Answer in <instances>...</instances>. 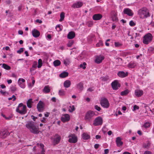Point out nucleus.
<instances>
[{"instance_id":"1","label":"nucleus","mask_w":154,"mask_h":154,"mask_svg":"<svg viewBox=\"0 0 154 154\" xmlns=\"http://www.w3.org/2000/svg\"><path fill=\"white\" fill-rule=\"evenodd\" d=\"M26 127L30 131L34 134H38L39 132L38 125L32 121H28L26 125Z\"/></svg>"},{"instance_id":"2","label":"nucleus","mask_w":154,"mask_h":154,"mask_svg":"<svg viewBox=\"0 0 154 154\" xmlns=\"http://www.w3.org/2000/svg\"><path fill=\"white\" fill-rule=\"evenodd\" d=\"M138 14L140 17L142 19L146 18L150 16L149 10L146 8H143L139 10Z\"/></svg>"},{"instance_id":"3","label":"nucleus","mask_w":154,"mask_h":154,"mask_svg":"<svg viewBox=\"0 0 154 154\" xmlns=\"http://www.w3.org/2000/svg\"><path fill=\"white\" fill-rule=\"evenodd\" d=\"M26 108L25 105H24L22 103H20L19 104L16 109V111L21 114H24L26 113Z\"/></svg>"},{"instance_id":"4","label":"nucleus","mask_w":154,"mask_h":154,"mask_svg":"<svg viewBox=\"0 0 154 154\" xmlns=\"http://www.w3.org/2000/svg\"><path fill=\"white\" fill-rule=\"evenodd\" d=\"M152 38V34L149 33L145 35L143 37V43L145 44H148L150 42Z\"/></svg>"},{"instance_id":"5","label":"nucleus","mask_w":154,"mask_h":154,"mask_svg":"<svg viewBox=\"0 0 154 154\" xmlns=\"http://www.w3.org/2000/svg\"><path fill=\"white\" fill-rule=\"evenodd\" d=\"M95 115V113L92 111H90L87 112L85 116V119L88 121L90 120Z\"/></svg>"},{"instance_id":"6","label":"nucleus","mask_w":154,"mask_h":154,"mask_svg":"<svg viewBox=\"0 0 154 154\" xmlns=\"http://www.w3.org/2000/svg\"><path fill=\"white\" fill-rule=\"evenodd\" d=\"M69 139L68 141L72 143H75L77 141V138L74 134H71L69 136Z\"/></svg>"},{"instance_id":"7","label":"nucleus","mask_w":154,"mask_h":154,"mask_svg":"<svg viewBox=\"0 0 154 154\" xmlns=\"http://www.w3.org/2000/svg\"><path fill=\"white\" fill-rule=\"evenodd\" d=\"M102 123V119L100 117L97 118L94 120L93 125L95 126H97L101 125Z\"/></svg>"},{"instance_id":"8","label":"nucleus","mask_w":154,"mask_h":154,"mask_svg":"<svg viewBox=\"0 0 154 154\" xmlns=\"http://www.w3.org/2000/svg\"><path fill=\"white\" fill-rule=\"evenodd\" d=\"M111 85L114 90H117L120 86V85L119 83L117 80H115L111 83Z\"/></svg>"},{"instance_id":"9","label":"nucleus","mask_w":154,"mask_h":154,"mask_svg":"<svg viewBox=\"0 0 154 154\" xmlns=\"http://www.w3.org/2000/svg\"><path fill=\"white\" fill-rule=\"evenodd\" d=\"M123 12L124 14H127L129 16H132L133 15L132 10L128 8L124 9Z\"/></svg>"},{"instance_id":"10","label":"nucleus","mask_w":154,"mask_h":154,"mask_svg":"<svg viewBox=\"0 0 154 154\" xmlns=\"http://www.w3.org/2000/svg\"><path fill=\"white\" fill-rule=\"evenodd\" d=\"M37 108L38 111L41 112L43 110L44 106L43 102L40 101L37 105Z\"/></svg>"},{"instance_id":"11","label":"nucleus","mask_w":154,"mask_h":154,"mask_svg":"<svg viewBox=\"0 0 154 154\" xmlns=\"http://www.w3.org/2000/svg\"><path fill=\"white\" fill-rule=\"evenodd\" d=\"M69 119L70 116L68 114L63 115L61 118V120L63 122L68 121Z\"/></svg>"},{"instance_id":"12","label":"nucleus","mask_w":154,"mask_h":154,"mask_svg":"<svg viewBox=\"0 0 154 154\" xmlns=\"http://www.w3.org/2000/svg\"><path fill=\"white\" fill-rule=\"evenodd\" d=\"M25 81L24 79H23L20 78L18 80V84L20 87L23 88H25V85L24 83Z\"/></svg>"},{"instance_id":"13","label":"nucleus","mask_w":154,"mask_h":154,"mask_svg":"<svg viewBox=\"0 0 154 154\" xmlns=\"http://www.w3.org/2000/svg\"><path fill=\"white\" fill-rule=\"evenodd\" d=\"M9 134L6 130L0 132V137L2 138H5Z\"/></svg>"},{"instance_id":"14","label":"nucleus","mask_w":154,"mask_h":154,"mask_svg":"<svg viewBox=\"0 0 154 154\" xmlns=\"http://www.w3.org/2000/svg\"><path fill=\"white\" fill-rule=\"evenodd\" d=\"M55 136L56 137V138L54 140L53 143V144L55 145L58 144L61 139L60 137L57 134H56Z\"/></svg>"},{"instance_id":"15","label":"nucleus","mask_w":154,"mask_h":154,"mask_svg":"<svg viewBox=\"0 0 154 154\" xmlns=\"http://www.w3.org/2000/svg\"><path fill=\"white\" fill-rule=\"evenodd\" d=\"M83 5L82 3L80 2H77L73 4L72 7L73 8H79L82 6Z\"/></svg>"},{"instance_id":"16","label":"nucleus","mask_w":154,"mask_h":154,"mask_svg":"<svg viewBox=\"0 0 154 154\" xmlns=\"http://www.w3.org/2000/svg\"><path fill=\"white\" fill-rule=\"evenodd\" d=\"M100 104L104 108L106 107V98L105 97H103L101 98Z\"/></svg>"},{"instance_id":"17","label":"nucleus","mask_w":154,"mask_h":154,"mask_svg":"<svg viewBox=\"0 0 154 154\" xmlns=\"http://www.w3.org/2000/svg\"><path fill=\"white\" fill-rule=\"evenodd\" d=\"M117 74L119 77L123 78L128 75V73L127 72L125 73L123 71H120L118 72Z\"/></svg>"},{"instance_id":"18","label":"nucleus","mask_w":154,"mask_h":154,"mask_svg":"<svg viewBox=\"0 0 154 154\" xmlns=\"http://www.w3.org/2000/svg\"><path fill=\"white\" fill-rule=\"evenodd\" d=\"M117 14L115 12H112L111 13V18L113 21L117 22L118 18L117 17Z\"/></svg>"},{"instance_id":"19","label":"nucleus","mask_w":154,"mask_h":154,"mask_svg":"<svg viewBox=\"0 0 154 154\" xmlns=\"http://www.w3.org/2000/svg\"><path fill=\"white\" fill-rule=\"evenodd\" d=\"M116 142L117 146L119 147L122 146L123 144V142L121 141V138L119 137L116 138Z\"/></svg>"},{"instance_id":"20","label":"nucleus","mask_w":154,"mask_h":154,"mask_svg":"<svg viewBox=\"0 0 154 154\" xmlns=\"http://www.w3.org/2000/svg\"><path fill=\"white\" fill-rule=\"evenodd\" d=\"M102 17L101 14H94L93 17V18L94 20H98L100 19Z\"/></svg>"},{"instance_id":"21","label":"nucleus","mask_w":154,"mask_h":154,"mask_svg":"<svg viewBox=\"0 0 154 154\" xmlns=\"http://www.w3.org/2000/svg\"><path fill=\"white\" fill-rule=\"evenodd\" d=\"M32 34L34 37L36 38L39 36L40 33L39 31L34 29L32 31Z\"/></svg>"},{"instance_id":"22","label":"nucleus","mask_w":154,"mask_h":154,"mask_svg":"<svg viewBox=\"0 0 154 154\" xmlns=\"http://www.w3.org/2000/svg\"><path fill=\"white\" fill-rule=\"evenodd\" d=\"M135 94L136 95L137 97H140L143 95V91L142 90H137L135 91Z\"/></svg>"},{"instance_id":"23","label":"nucleus","mask_w":154,"mask_h":154,"mask_svg":"<svg viewBox=\"0 0 154 154\" xmlns=\"http://www.w3.org/2000/svg\"><path fill=\"white\" fill-rule=\"evenodd\" d=\"M75 36V33L72 31H71L67 35V38L69 39H72Z\"/></svg>"},{"instance_id":"24","label":"nucleus","mask_w":154,"mask_h":154,"mask_svg":"<svg viewBox=\"0 0 154 154\" xmlns=\"http://www.w3.org/2000/svg\"><path fill=\"white\" fill-rule=\"evenodd\" d=\"M104 59V57L103 56H98L96 57L95 62L97 63H99Z\"/></svg>"},{"instance_id":"25","label":"nucleus","mask_w":154,"mask_h":154,"mask_svg":"<svg viewBox=\"0 0 154 154\" xmlns=\"http://www.w3.org/2000/svg\"><path fill=\"white\" fill-rule=\"evenodd\" d=\"M71 84V82L70 80H67L65 81L63 84V85L65 88L69 87Z\"/></svg>"},{"instance_id":"26","label":"nucleus","mask_w":154,"mask_h":154,"mask_svg":"<svg viewBox=\"0 0 154 154\" xmlns=\"http://www.w3.org/2000/svg\"><path fill=\"white\" fill-rule=\"evenodd\" d=\"M83 84L81 82L79 83L76 85L77 88L79 91H82L83 89Z\"/></svg>"},{"instance_id":"27","label":"nucleus","mask_w":154,"mask_h":154,"mask_svg":"<svg viewBox=\"0 0 154 154\" xmlns=\"http://www.w3.org/2000/svg\"><path fill=\"white\" fill-rule=\"evenodd\" d=\"M69 73L66 72H64L61 73L59 75L60 77L61 78H64L68 76Z\"/></svg>"},{"instance_id":"28","label":"nucleus","mask_w":154,"mask_h":154,"mask_svg":"<svg viewBox=\"0 0 154 154\" xmlns=\"http://www.w3.org/2000/svg\"><path fill=\"white\" fill-rule=\"evenodd\" d=\"M136 66V64L134 62H131L128 65V67L129 68H133Z\"/></svg>"},{"instance_id":"29","label":"nucleus","mask_w":154,"mask_h":154,"mask_svg":"<svg viewBox=\"0 0 154 154\" xmlns=\"http://www.w3.org/2000/svg\"><path fill=\"white\" fill-rule=\"evenodd\" d=\"M32 103L33 102L32 99H30L28 100L26 103L27 107L29 108L32 107Z\"/></svg>"},{"instance_id":"30","label":"nucleus","mask_w":154,"mask_h":154,"mask_svg":"<svg viewBox=\"0 0 154 154\" xmlns=\"http://www.w3.org/2000/svg\"><path fill=\"white\" fill-rule=\"evenodd\" d=\"M50 91L49 87L48 86H46L43 89V91L45 93H48Z\"/></svg>"},{"instance_id":"31","label":"nucleus","mask_w":154,"mask_h":154,"mask_svg":"<svg viewBox=\"0 0 154 154\" xmlns=\"http://www.w3.org/2000/svg\"><path fill=\"white\" fill-rule=\"evenodd\" d=\"M82 138L84 140H87L90 138V136L87 134L84 133L82 134Z\"/></svg>"},{"instance_id":"32","label":"nucleus","mask_w":154,"mask_h":154,"mask_svg":"<svg viewBox=\"0 0 154 154\" xmlns=\"http://www.w3.org/2000/svg\"><path fill=\"white\" fill-rule=\"evenodd\" d=\"M95 39V35H91L88 36V40L89 42H91Z\"/></svg>"},{"instance_id":"33","label":"nucleus","mask_w":154,"mask_h":154,"mask_svg":"<svg viewBox=\"0 0 154 154\" xmlns=\"http://www.w3.org/2000/svg\"><path fill=\"white\" fill-rule=\"evenodd\" d=\"M61 63L60 61L58 60H57L54 61V65L55 66H59Z\"/></svg>"},{"instance_id":"34","label":"nucleus","mask_w":154,"mask_h":154,"mask_svg":"<svg viewBox=\"0 0 154 154\" xmlns=\"http://www.w3.org/2000/svg\"><path fill=\"white\" fill-rule=\"evenodd\" d=\"M129 90L127 89L125 91H122L121 93V95L122 96L126 95L129 93Z\"/></svg>"},{"instance_id":"35","label":"nucleus","mask_w":154,"mask_h":154,"mask_svg":"<svg viewBox=\"0 0 154 154\" xmlns=\"http://www.w3.org/2000/svg\"><path fill=\"white\" fill-rule=\"evenodd\" d=\"M65 17V14L64 12H62L60 14V18L59 20V21L60 22L62 21L64 19Z\"/></svg>"},{"instance_id":"36","label":"nucleus","mask_w":154,"mask_h":154,"mask_svg":"<svg viewBox=\"0 0 154 154\" xmlns=\"http://www.w3.org/2000/svg\"><path fill=\"white\" fill-rule=\"evenodd\" d=\"M2 67L7 70H9L11 69V67L10 66L5 63L2 64Z\"/></svg>"},{"instance_id":"37","label":"nucleus","mask_w":154,"mask_h":154,"mask_svg":"<svg viewBox=\"0 0 154 154\" xmlns=\"http://www.w3.org/2000/svg\"><path fill=\"white\" fill-rule=\"evenodd\" d=\"M116 62L119 64H121L122 63V59L120 58H118L116 59Z\"/></svg>"},{"instance_id":"38","label":"nucleus","mask_w":154,"mask_h":154,"mask_svg":"<svg viewBox=\"0 0 154 154\" xmlns=\"http://www.w3.org/2000/svg\"><path fill=\"white\" fill-rule=\"evenodd\" d=\"M37 62H35L33 64L32 67L30 69V71H33L34 70V68H36L37 67Z\"/></svg>"},{"instance_id":"39","label":"nucleus","mask_w":154,"mask_h":154,"mask_svg":"<svg viewBox=\"0 0 154 154\" xmlns=\"http://www.w3.org/2000/svg\"><path fill=\"white\" fill-rule=\"evenodd\" d=\"M150 146V143L148 142L147 143H144L143 144V147L145 148H148Z\"/></svg>"},{"instance_id":"40","label":"nucleus","mask_w":154,"mask_h":154,"mask_svg":"<svg viewBox=\"0 0 154 154\" xmlns=\"http://www.w3.org/2000/svg\"><path fill=\"white\" fill-rule=\"evenodd\" d=\"M42 65V61L41 59H39L38 60V67L40 68Z\"/></svg>"},{"instance_id":"41","label":"nucleus","mask_w":154,"mask_h":154,"mask_svg":"<svg viewBox=\"0 0 154 154\" xmlns=\"http://www.w3.org/2000/svg\"><path fill=\"white\" fill-rule=\"evenodd\" d=\"M150 124L151 123H150L147 122L144 124L143 126L145 128H147L150 126Z\"/></svg>"},{"instance_id":"42","label":"nucleus","mask_w":154,"mask_h":154,"mask_svg":"<svg viewBox=\"0 0 154 154\" xmlns=\"http://www.w3.org/2000/svg\"><path fill=\"white\" fill-rule=\"evenodd\" d=\"M74 41L73 40H71L69 41L68 43L67 44V46L68 47H71L73 44Z\"/></svg>"},{"instance_id":"43","label":"nucleus","mask_w":154,"mask_h":154,"mask_svg":"<svg viewBox=\"0 0 154 154\" xmlns=\"http://www.w3.org/2000/svg\"><path fill=\"white\" fill-rule=\"evenodd\" d=\"M70 109H69V111L70 112H73L75 109V108L74 106H69Z\"/></svg>"},{"instance_id":"44","label":"nucleus","mask_w":154,"mask_h":154,"mask_svg":"<svg viewBox=\"0 0 154 154\" xmlns=\"http://www.w3.org/2000/svg\"><path fill=\"white\" fill-rule=\"evenodd\" d=\"M86 63L85 62H84L83 63V64H81L80 65V67L81 68H82L83 69H85L86 68L85 66L86 65Z\"/></svg>"},{"instance_id":"45","label":"nucleus","mask_w":154,"mask_h":154,"mask_svg":"<svg viewBox=\"0 0 154 154\" xmlns=\"http://www.w3.org/2000/svg\"><path fill=\"white\" fill-rule=\"evenodd\" d=\"M122 44L119 42H115V46L116 47H119L121 46Z\"/></svg>"},{"instance_id":"46","label":"nucleus","mask_w":154,"mask_h":154,"mask_svg":"<svg viewBox=\"0 0 154 154\" xmlns=\"http://www.w3.org/2000/svg\"><path fill=\"white\" fill-rule=\"evenodd\" d=\"M59 94L60 96H63L64 94V91L63 90H60L59 91Z\"/></svg>"},{"instance_id":"47","label":"nucleus","mask_w":154,"mask_h":154,"mask_svg":"<svg viewBox=\"0 0 154 154\" xmlns=\"http://www.w3.org/2000/svg\"><path fill=\"white\" fill-rule=\"evenodd\" d=\"M17 88L15 86H12L11 88V91H14L16 90Z\"/></svg>"},{"instance_id":"48","label":"nucleus","mask_w":154,"mask_h":154,"mask_svg":"<svg viewBox=\"0 0 154 154\" xmlns=\"http://www.w3.org/2000/svg\"><path fill=\"white\" fill-rule=\"evenodd\" d=\"M23 48H21L17 51V52L19 54H20L23 51Z\"/></svg>"},{"instance_id":"49","label":"nucleus","mask_w":154,"mask_h":154,"mask_svg":"<svg viewBox=\"0 0 154 154\" xmlns=\"http://www.w3.org/2000/svg\"><path fill=\"white\" fill-rule=\"evenodd\" d=\"M94 108L96 110L98 111H100L101 109L100 108L99 106H98L97 105H95Z\"/></svg>"},{"instance_id":"50","label":"nucleus","mask_w":154,"mask_h":154,"mask_svg":"<svg viewBox=\"0 0 154 154\" xmlns=\"http://www.w3.org/2000/svg\"><path fill=\"white\" fill-rule=\"evenodd\" d=\"M103 43L102 41H100L99 42L96 44V46L97 47L102 45Z\"/></svg>"},{"instance_id":"51","label":"nucleus","mask_w":154,"mask_h":154,"mask_svg":"<svg viewBox=\"0 0 154 154\" xmlns=\"http://www.w3.org/2000/svg\"><path fill=\"white\" fill-rule=\"evenodd\" d=\"M69 62V61L67 59H66V60H64L63 61L64 63L66 65H67L68 64Z\"/></svg>"},{"instance_id":"52","label":"nucleus","mask_w":154,"mask_h":154,"mask_svg":"<svg viewBox=\"0 0 154 154\" xmlns=\"http://www.w3.org/2000/svg\"><path fill=\"white\" fill-rule=\"evenodd\" d=\"M129 24L131 26H133L135 25V23L132 20L130 22Z\"/></svg>"},{"instance_id":"53","label":"nucleus","mask_w":154,"mask_h":154,"mask_svg":"<svg viewBox=\"0 0 154 154\" xmlns=\"http://www.w3.org/2000/svg\"><path fill=\"white\" fill-rule=\"evenodd\" d=\"M139 109V107L136 105L134 106L133 107V110H135L136 109Z\"/></svg>"},{"instance_id":"54","label":"nucleus","mask_w":154,"mask_h":154,"mask_svg":"<svg viewBox=\"0 0 154 154\" xmlns=\"http://www.w3.org/2000/svg\"><path fill=\"white\" fill-rule=\"evenodd\" d=\"M57 28H59V29H57V31H59L61 30V29L60 28V25H58L56 26V29H57Z\"/></svg>"},{"instance_id":"55","label":"nucleus","mask_w":154,"mask_h":154,"mask_svg":"<svg viewBox=\"0 0 154 154\" xmlns=\"http://www.w3.org/2000/svg\"><path fill=\"white\" fill-rule=\"evenodd\" d=\"M99 145L98 144H96L94 145V147L96 149H97L99 147Z\"/></svg>"},{"instance_id":"56","label":"nucleus","mask_w":154,"mask_h":154,"mask_svg":"<svg viewBox=\"0 0 154 154\" xmlns=\"http://www.w3.org/2000/svg\"><path fill=\"white\" fill-rule=\"evenodd\" d=\"M144 154H152V152L149 151H146L145 152Z\"/></svg>"},{"instance_id":"57","label":"nucleus","mask_w":154,"mask_h":154,"mask_svg":"<svg viewBox=\"0 0 154 154\" xmlns=\"http://www.w3.org/2000/svg\"><path fill=\"white\" fill-rule=\"evenodd\" d=\"M18 33L19 34L22 35L23 33V32L22 30H19Z\"/></svg>"},{"instance_id":"58","label":"nucleus","mask_w":154,"mask_h":154,"mask_svg":"<svg viewBox=\"0 0 154 154\" xmlns=\"http://www.w3.org/2000/svg\"><path fill=\"white\" fill-rule=\"evenodd\" d=\"M36 21L37 23H42V21L41 20H39L38 19H37L36 20Z\"/></svg>"},{"instance_id":"59","label":"nucleus","mask_w":154,"mask_h":154,"mask_svg":"<svg viewBox=\"0 0 154 154\" xmlns=\"http://www.w3.org/2000/svg\"><path fill=\"white\" fill-rule=\"evenodd\" d=\"M109 106V104L108 103V100L106 99V108H108Z\"/></svg>"},{"instance_id":"60","label":"nucleus","mask_w":154,"mask_h":154,"mask_svg":"<svg viewBox=\"0 0 154 154\" xmlns=\"http://www.w3.org/2000/svg\"><path fill=\"white\" fill-rule=\"evenodd\" d=\"M31 117H32L33 118H32V119H33V120L34 121H35V119H37V117H35V116H33L32 115L31 116Z\"/></svg>"},{"instance_id":"61","label":"nucleus","mask_w":154,"mask_h":154,"mask_svg":"<svg viewBox=\"0 0 154 154\" xmlns=\"http://www.w3.org/2000/svg\"><path fill=\"white\" fill-rule=\"evenodd\" d=\"M112 133V132L111 131H109L108 132V134L109 135H110Z\"/></svg>"},{"instance_id":"62","label":"nucleus","mask_w":154,"mask_h":154,"mask_svg":"<svg viewBox=\"0 0 154 154\" xmlns=\"http://www.w3.org/2000/svg\"><path fill=\"white\" fill-rule=\"evenodd\" d=\"M12 98H13V101H14L16 99V98L15 97V96L14 95H13L12 96Z\"/></svg>"},{"instance_id":"63","label":"nucleus","mask_w":154,"mask_h":154,"mask_svg":"<svg viewBox=\"0 0 154 154\" xmlns=\"http://www.w3.org/2000/svg\"><path fill=\"white\" fill-rule=\"evenodd\" d=\"M47 38H48L49 39H51V35L50 34H48L47 35Z\"/></svg>"},{"instance_id":"64","label":"nucleus","mask_w":154,"mask_h":154,"mask_svg":"<svg viewBox=\"0 0 154 154\" xmlns=\"http://www.w3.org/2000/svg\"><path fill=\"white\" fill-rule=\"evenodd\" d=\"M101 136L100 135H96V139H99L100 138Z\"/></svg>"}]
</instances>
